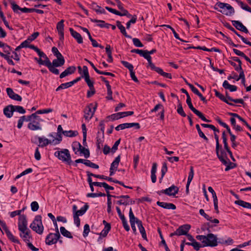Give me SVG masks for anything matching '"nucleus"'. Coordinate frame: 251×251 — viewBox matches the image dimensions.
Returning a JSON list of instances; mask_svg holds the SVG:
<instances>
[{
    "instance_id": "nucleus-1",
    "label": "nucleus",
    "mask_w": 251,
    "mask_h": 251,
    "mask_svg": "<svg viewBox=\"0 0 251 251\" xmlns=\"http://www.w3.org/2000/svg\"><path fill=\"white\" fill-rule=\"evenodd\" d=\"M26 122H29L27 125V127L31 130H41L42 129L41 122L43 120L36 114L33 113L30 115L27 116Z\"/></svg>"
},
{
    "instance_id": "nucleus-2",
    "label": "nucleus",
    "mask_w": 251,
    "mask_h": 251,
    "mask_svg": "<svg viewBox=\"0 0 251 251\" xmlns=\"http://www.w3.org/2000/svg\"><path fill=\"white\" fill-rule=\"evenodd\" d=\"M216 152L219 160L226 166V171H227L234 167V164L232 163L227 157V152L221 146L218 149L216 147Z\"/></svg>"
},
{
    "instance_id": "nucleus-3",
    "label": "nucleus",
    "mask_w": 251,
    "mask_h": 251,
    "mask_svg": "<svg viewBox=\"0 0 251 251\" xmlns=\"http://www.w3.org/2000/svg\"><path fill=\"white\" fill-rule=\"evenodd\" d=\"M197 240L201 241L203 244L202 247H214L218 245L217 236L213 233H209L207 235H197Z\"/></svg>"
},
{
    "instance_id": "nucleus-4",
    "label": "nucleus",
    "mask_w": 251,
    "mask_h": 251,
    "mask_svg": "<svg viewBox=\"0 0 251 251\" xmlns=\"http://www.w3.org/2000/svg\"><path fill=\"white\" fill-rule=\"evenodd\" d=\"M214 9L226 16H231L235 13L234 9L230 4L220 1L215 4Z\"/></svg>"
},
{
    "instance_id": "nucleus-5",
    "label": "nucleus",
    "mask_w": 251,
    "mask_h": 251,
    "mask_svg": "<svg viewBox=\"0 0 251 251\" xmlns=\"http://www.w3.org/2000/svg\"><path fill=\"white\" fill-rule=\"evenodd\" d=\"M30 227L39 234H42L44 231V226L42 222L41 215H37L32 223L30 225Z\"/></svg>"
},
{
    "instance_id": "nucleus-6",
    "label": "nucleus",
    "mask_w": 251,
    "mask_h": 251,
    "mask_svg": "<svg viewBox=\"0 0 251 251\" xmlns=\"http://www.w3.org/2000/svg\"><path fill=\"white\" fill-rule=\"evenodd\" d=\"M97 107V103H91L84 110V118L86 120L89 121L93 117Z\"/></svg>"
},
{
    "instance_id": "nucleus-7",
    "label": "nucleus",
    "mask_w": 251,
    "mask_h": 251,
    "mask_svg": "<svg viewBox=\"0 0 251 251\" xmlns=\"http://www.w3.org/2000/svg\"><path fill=\"white\" fill-rule=\"evenodd\" d=\"M186 103L188 104L189 108L197 115L198 116L201 120L205 122H210V121L206 119L203 114L196 109L195 107H194L192 102L190 96H188V98L186 99Z\"/></svg>"
},
{
    "instance_id": "nucleus-8",
    "label": "nucleus",
    "mask_w": 251,
    "mask_h": 251,
    "mask_svg": "<svg viewBox=\"0 0 251 251\" xmlns=\"http://www.w3.org/2000/svg\"><path fill=\"white\" fill-rule=\"evenodd\" d=\"M10 3L11 5V8L13 12L17 14H20L21 12L23 13L32 12V8H28L26 7L21 8L13 0H10Z\"/></svg>"
},
{
    "instance_id": "nucleus-9",
    "label": "nucleus",
    "mask_w": 251,
    "mask_h": 251,
    "mask_svg": "<svg viewBox=\"0 0 251 251\" xmlns=\"http://www.w3.org/2000/svg\"><path fill=\"white\" fill-rule=\"evenodd\" d=\"M54 154L60 160L63 161L69 162L70 161H71V156L69 151L67 149H64L63 151H56Z\"/></svg>"
},
{
    "instance_id": "nucleus-10",
    "label": "nucleus",
    "mask_w": 251,
    "mask_h": 251,
    "mask_svg": "<svg viewBox=\"0 0 251 251\" xmlns=\"http://www.w3.org/2000/svg\"><path fill=\"white\" fill-rule=\"evenodd\" d=\"M60 238V234L50 233L46 237L45 243L48 245H52L56 244Z\"/></svg>"
},
{
    "instance_id": "nucleus-11",
    "label": "nucleus",
    "mask_w": 251,
    "mask_h": 251,
    "mask_svg": "<svg viewBox=\"0 0 251 251\" xmlns=\"http://www.w3.org/2000/svg\"><path fill=\"white\" fill-rule=\"evenodd\" d=\"M27 222L26 220V217L25 215H20L19 217L18 221V229L20 232H24V230H26L28 229L27 228Z\"/></svg>"
},
{
    "instance_id": "nucleus-12",
    "label": "nucleus",
    "mask_w": 251,
    "mask_h": 251,
    "mask_svg": "<svg viewBox=\"0 0 251 251\" xmlns=\"http://www.w3.org/2000/svg\"><path fill=\"white\" fill-rule=\"evenodd\" d=\"M191 226L189 225L185 224L180 226L174 232V235H176L178 236L182 235H187L188 232L190 230Z\"/></svg>"
},
{
    "instance_id": "nucleus-13",
    "label": "nucleus",
    "mask_w": 251,
    "mask_h": 251,
    "mask_svg": "<svg viewBox=\"0 0 251 251\" xmlns=\"http://www.w3.org/2000/svg\"><path fill=\"white\" fill-rule=\"evenodd\" d=\"M132 127H135L136 129H139L140 128V124L138 123H124L117 126L115 127V129L117 131H119L120 130L130 128Z\"/></svg>"
},
{
    "instance_id": "nucleus-14",
    "label": "nucleus",
    "mask_w": 251,
    "mask_h": 251,
    "mask_svg": "<svg viewBox=\"0 0 251 251\" xmlns=\"http://www.w3.org/2000/svg\"><path fill=\"white\" fill-rule=\"evenodd\" d=\"M232 25L237 29L245 33H249V30L243 24L239 21H231Z\"/></svg>"
},
{
    "instance_id": "nucleus-15",
    "label": "nucleus",
    "mask_w": 251,
    "mask_h": 251,
    "mask_svg": "<svg viewBox=\"0 0 251 251\" xmlns=\"http://www.w3.org/2000/svg\"><path fill=\"white\" fill-rule=\"evenodd\" d=\"M64 21L63 20H61L60 22H59L56 25V28L58 31V33L59 36L60 40L63 41L64 40Z\"/></svg>"
},
{
    "instance_id": "nucleus-16",
    "label": "nucleus",
    "mask_w": 251,
    "mask_h": 251,
    "mask_svg": "<svg viewBox=\"0 0 251 251\" xmlns=\"http://www.w3.org/2000/svg\"><path fill=\"white\" fill-rule=\"evenodd\" d=\"M6 90L7 95L10 99L19 101H21L22 100V97L18 94L15 93L11 88H7Z\"/></svg>"
},
{
    "instance_id": "nucleus-17",
    "label": "nucleus",
    "mask_w": 251,
    "mask_h": 251,
    "mask_svg": "<svg viewBox=\"0 0 251 251\" xmlns=\"http://www.w3.org/2000/svg\"><path fill=\"white\" fill-rule=\"evenodd\" d=\"M14 112V105L12 104L5 106L3 109V114L8 118L13 116Z\"/></svg>"
},
{
    "instance_id": "nucleus-18",
    "label": "nucleus",
    "mask_w": 251,
    "mask_h": 251,
    "mask_svg": "<svg viewBox=\"0 0 251 251\" xmlns=\"http://www.w3.org/2000/svg\"><path fill=\"white\" fill-rule=\"evenodd\" d=\"M76 70L75 67L74 66H70L68 67L64 72H63L60 75V78H62L68 75L73 74L75 73V72Z\"/></svg>"
},
{
    "instance_id": "nucleus-19",
    "label": "nucleus",
    "mask_w": 251,
    "mask_h": 251,
    "mask_svg": "<svg viewBox=\"0 0 251 251\" xmlns=\"http://www.w3.org/2000/svg\"><path fill=\"white\" fill-rule=\"evenodd\" d=\"M102 223L104 225V228L99 234V235H100L101 236L103 237H105L108 233L109 231L110 230L111 227L110 224L107 223L106 221L103 220Z\"/></svg>"
},
{
    "instance_id": "nucleus-20",
    "label": "nucleus",
    "mask_w": 251,
    "mask_h": 251,
    "mask_svg": "<svg viewBox=\"0 0 251 251\" xmlns=\"http://www.w3.org/2000/svg\"><path fill=\"white\" fill-rule=\"evenodd\" d=\"M131 52L136 53L141 56L144 57L145 59H146L148 62V64L151 61V56H149L148 55H146V50H141L139 49H133L131 50Z\"/></svg>"
},
{
    "instance_id": "nucleus-21",
    "label": "nucleus",
    "mask_w": 251,
    "mask_h": 251,
    "mask_svg": "<svg viewBox=\"0 0 251 251\" xmlns=\"http://www.w3.org/2000/svg\"><path fill=\"white\" fill-rule=\"evenodd\" d=\"M70 31L71 35L76 40L78 44H81L83 43L82 37L79 33L74 30L72 28H70Z\"/></svg>"
},
{
    "instance_id": "nucleus-22",
    "label": "nucleus",
    "mask_w": 251,
    "mask_h": 251,
    "mask_svg": "<svg viewBox=\"0 0 251 251\" xmlns=\"http://www.w3.org/2000/svg\"><path fill=\"white\" fill-rule=\"evenodd\" d=\"M90 7L94 10L96 12L99 14H104L105 13V10L101 7L98 5L95 2H92L91 4H89Z\"/></svg>"
},
{
    "instance_id": "nucleus-23",
    "label": "nucleus",
    "mask_w": 251,
    "mask_h": 251,
    "mask_svg": "<svg viewBox=\"0 0 251 251\" xmlns=\"http://www.w3.org/2000/svg\"><path fill=\"white\" fill-rule=\"evenodd\" d=\"M37 138L39 141V146L42 148L47 146L49 144H52L51 140H50L47 138H44L40 137H35Z\"/></svg>"
},
{
    "instance_id": "nucleus-24",
    "label": "nucleus",
    "mask_w": 251,
    "mask_h": 251,
    "mask_svg": "<svg viewBox=\"0 0 251 251\" xmlns=\"http://www.w3.org/2000/svg\"><path fill=\"white\" fill-rule=\"evenodd\" d=\"M120 161V157L119 155L115 158L114 161L112 163L110 168V173H113L117 170Z\"/></svg>"
},
{
    "instance_id": "nucleus-25",
    "label": "nucleus",
    "mask_w": 251,
    "mask_h": 251,
    "mask_svg": "<svg viewBox=\"0 0 251 251\" xmlns=\"http://www.w3.org/2000/svg\"><path fill=\"white\" fill-rule=\"evenodd\" d=\"M104 136L100 135V131L98 132L97 136V148L98 150H100L102 146V144L104 141Z\"/></svg>"
},
{
    "instance_id": "nucleus-26",
    "label": "nucleus",
    "mask_w": 251,
    "mask_h": 251,
    "mask_svg": "<svg viewBox=\"0 0 251 251\" xmlns=\"http://www.w3.org/2000/svg\"><path fill=\"white\" fill-rule=\"evenodd\" d=\"M30 230L29 229L24 230V232H21L20 236L25 242H29Z\"/></svg>"
},
{
    "instance_id": "nucleus-27",
    "label": "nucleus",
    "mask_w": 251,
    "mask_h": 251,
    "mask_svg": "<svg viewBox=\"0 0 251 251\" xmlns=\"http://www.w3.org/2000/svg\"><path fill=\"white\" fill-rule=\"evenodd\" d=\"M223 87L226 89H228L230 92L236 91L237 89L236 86L230 84L227 80L224 81Z\"/></svg>"
},
{
    "instance_id": "nucleus-28",
    "label": "nucleus",
    "mask_w": 251,
    "mask_h": 251,
    "mask_svg": "<svg viewBox=\"0 0 251 251\" xmlns=\"http://www.w3.org/2000/svg\"><path fill=\"white\" fill-rule=\"evenodd\" d=\"M116 25L118 28L120 30L121 32L126 38H131V37L128 35L126 30V28L124 26H123L121 23L120 21H117L116 22Z\"/></svg>"
},
{
    "instance_id": "nucleus-29",
    "label": "nucleus",
    "mask_w": 251,
    "mask_h": 251,
    "mask_svg": "<svg viewBox=\"0 0 251 251\" xmlns=\"http://www.w3.org/2000/svg\"><path fill=\"white\" fill-rule=\"evenodd\" d=\"M235 203L242 206L244 208L251 209V203L242 200H238L235 201Z\"/></svg>"
},
{
    "instance_id": "nucleus-30",
    "label": "nucleus",
    "mask_w": 251,
    "mask_h": 251,
    "mask_svg": "<svg viewBox=\"0 0 251 251\" xmlns=\"http://www.w3.org/2000/svg\"><path fill=\"white\" fill-rule=\"evenodd\" d=\"M157 193L159 195H161L163 194H165L168 196H172L173 195V185L170 186L169 188H167L165 190H162L160 191H158L157 192Z\"/></svg>"
},
{
    "instance_id": "nucleus-31",
    "label": "nucleus",
    "mask_w": 251,
    "mask_h": 251,
    "mask_svg": "<svg viewBox=\"0 0 251 251\" xmlns=\"http://www.w3.org/2000/svg\"><path fill=\"white\" fill-rule=\"evenodd\" d=\"M226 27L229 29L230 31H231L232 32H233L234 33H235V34H236L240 38V39L242 40V41L245 43L246 44V43L247 42V39H246L245 38H244L243 36H242V35H241L240 34H239L236 31V30L232 26H231L230 25L228 24L226 26Z\"/></svg>"
},
{
    "instance_id": "nucleus-32",
    "label": "nucleus",
    "mask_w": 251,
    "mask_h": 251,
    "mask_svg": "<svg viewBox=\"0 0 251 251\" xmlns=\"http://www.w3.org/2000/svg\"><path fill=\"white\" fill-rule=\"evenodd\" d=\"M118 199H120L121 201L122 205H124L126 206L128 205V199H129V196L128 195H121L119 197H117Z\"/></svg>"
},
{
    "instance_id": "nucleus-33",
    "label": "nucleus",
    "mask_w": 251,
    "mask_h": 251,
    "mask_svg": "<svg viewBox=\"0 0 251 251\" xmlns=\"http://www.w3.org/2000/svg\"><path fill=\"white\" fill-rule=\"evenodd\" d=\"M5 233L8 237V238L11 240L12 242L17 244H20V242L19 240L17 239L12 233L9 230L6 231L5 232Z\"/></svg>"
},
{
    "instance_id": "nucleus-34",
    "label": "nucleus",
    "mask_w": 251,
    "mask_h": 251,
    "mask_svg": "<svg viewBox=\"0 0 251 251\" xmlns=\"http://www.w3.org/2000/svg\"><path fill=\"white\" fill-rule=\"evenodd\" d=\"M60 230L61 234L64 236L69 238H73V236L72 235L71 232L67 230L64 226L60 227Z\"/></svg>"
},
{
    "instance_id": "nucleus-35",
    "label": "nucleus",
    "mask_w": 251,
    "mask_h": 251,
    "mask_svg": "<svg viewBox=\"0 0 251 251\" xmlns=\"http://www.w3.org/2000/svg\"><path fill=\"white\" fill-rule=\"evenodd\" d=\"M156 203L158 206L162 207L164 208L167 209H173V203H167L164 202H160L159 201H158Z\"/></svg>"
},
{
    "instance_id": "nucleus-36",
    "label": "nucleus",
    "mask_w": 251,
    "mask_h": 251,
    "mask_svg": "<svg viewBox=\"0 0 251 251\" xmlns=\"http://www.w3.org/2000/svg\"><path fill=\"white\" fill-rule=\"evenodd\" d=\"M72 148L74 151L75 154H77L78 152H79L81 148H82L81 145L78 142H74L72 144Z\"/></svg>"
},
{
    "instance_id": "nucleus-37",
    "label": "nucleus",
    "mask_w": 251,
    "mask_h": 251,
    "mask_svg": "<svg viewBox=\"0 0 251 251\" xmlns=\"http://www.w3.org/2000/svg\"><path fill=\"white\" fill-rule=\"evenodd\" d=\"M89 208V205L87 203H85L84 206L81 208L80 210H78L77 211L75 212V214L78 216H82L85 214L86 211Z\"/></svg>"
},
{
    "instance_id": "nucleus-38",
    "label": "nucleus",
    "mask_w": 251,
    "mask_h": 251,
    "mask_svg": "<svg viewBox=\"0 0 251 251\" xmlns=\"http://www.w3.org/2000/svg\"><path fill=\"white\" fill-rule=\"evenodd\" d=\"M149 66L151 68L158 73L159 74L161 75H163L164 72L163 71L162 69L159 67H155V66L152 63L151 61L149 63Z\"/></svg>"
},
{
    "instance_id": "nucleus-39",
    "label": "nucleus",
    "mask_w": 251,
    "mask_h": 251,
    "mask_svg": "<svg viewBox=\"0 0 251 251\" xmlns=\"http://www.w3.org/2000/svg\"><path fill=\"white\" fill-rule=\"evenodd\" d=\"M63 134L66 136V137H75L78 134V132L77 131H74V130H65L64 131H63Z\"/></svg>"
},
{
    "instance_id": "nucleus-40",
    "label": "nucleus",
    "mask_w": 251,
    "mask_h": 251,
    "mask_svg": "<svg viewBox=\"0 0 251 251\" xmlns=\"http://www.w3.org/2000/svg\"><path fill=\"white\" fill-rule=\"evenodd\" d=\"M129 221H130V224H133V223H136V221L137 220H139L137 218L135 217V216L133 214V213L132 212L131 207H130L129 209Z\"/></svg>"
},
{
    "instance_id": "nucleus-41",
    "label": "nucleus",
    "mask_w": 251,
    "mask_h": 251,
    "mask_svg": "<svg viewBox=\"0 0 251 251\" xmlns=\"http://www.w3.org/2000/svg\"><path fill=\"white\" fill-rule=\"evenodd\" d=\"M196 128L198 131V134L201 138H203L205 141L208 142V139L207 137L204 135L203 132L201 131L199 125L197 124L196 125Z\"/></svg>"
},
{
    "instance_id": "nucleus-42",
    "label": "nucleus",
    "mask_w": 251,
    "mask_h": 251,
    "mask_svg": "<svg viewBox=\"0 0 251 251\" xmlns=\"http://www.w3.org/2000/svg\"><path fill=\"white\" fill-rule=\"evenodd\" d=\"M65 63V60H59L58 59H54L51 63L52 66L58 67L63 66Z\"/></svg>"
},
{
    "instance_id": "nucleus-43",
    "label": "nucleus",
    "mask_w": 251,
    "mask_h": 251,
    "mask_svg": "<svg viewBox=\"0 0 251 251\" xmlns=\"http://www.w3.org/2000/svg\"><path fill=\"white\" fill-rule=\"evenodd\" d=\"M81 75V78H84V79L86 77H88L89 76V72L88 70V68L86 66H83V70L81 72V74H80Z\"/></svg>"
},
{
    "instance_id": "nucleus-44",
    "label": "nucleus",
    "mask_w": 251,
    "mask_h": 251,
    "mask_svg": "<svg viewBox=\"0 0 251 251\" xmlns=\"http://www.w3.org/2000/svg\"><path fill=\"white\" fill-rule=\"evenodd\" d=\"M0 56L3 57L7 62V63L11 65H14L15 64L13 61L11 59V57H10L8 55L4 54L2 52Z\"/></svg>"
},
{
    "instance_id": "nucleus-45",
    "label": "nucleus",
    "mask_w": 251,
    "mask_h": 251,
    "mask_svg": "<svg viewBox=\"0 0 251 251\" xmlns=\"http://www.w3.org/2000/svg\"><path fill=\"white\" fill-rule=\"evenodd\" d=\"M228 97H225L223 94H220L218 98H219L221 100L227 103V104L232 106H235L234 104L229 101V100L228 99Z\"/></svg>"
},
{
    "instance_id": "nucleus-46",
    "label": "nucleus",
    "mask_w": 251,
    "mask_h": 251,
    "mask_svg": "<svg viewBox=\"0 0 251 251\" xmlns=\"http://www.w3.org/2000/svg\"><path fill=\"white\" fill-rule=\"evenodd\" d=\"M14 110L20 114H25V109L20 105H14Z\"/></svg>"
},
{
    "instance_id": "nucleus-47",
    "label": "nucleus",
    "mask_w": 251,
    "mask_h": 251,
    "mask_svg": "<svg viewBox=\"0 0 251 251\" xmlns=\"http://www.w3.org/2000/svg\"><path fill=\"white\" fill-rule=\"evenodd\" d=\"M57 138L51 140L53 145L59 144L62 140L61 134L57 133Z\"/></svg>"
},
{
    "instance_id": "nucleus-48",
    "label": "nucleus",
    "mask_w": 251,
    "mask_h": 251,
    "mask_svg": "<svg viewBox=\"0 0 251 251\" xmlns=\"http://www.w3.org/2000/svg\"><path fill=\"white\" fill-rule=\"evenodd\" d=\"M236 81H238L241 79L242 83L244 84V86H245V76L244 71H242L241 72L239 73V76H236Z\"/></svg>"
},
{
    "instance_id": "nucleus-49",
    "label": "nucleus",
    "mask_w": 251,
    "mask_h": 251,
    "mask_svg": "<svg viewBox=\"0 0 251 251\" xmlns=\"http://www.w3.org/2000/svg\"><path fill=\"white\" fill-rule=\"evenodd\" d=\"M79 152L80 153L83 154L84 157L86 158H87L90 156L89 150L88 149H85L84 147H83L82 146Z\"/></svg>"
},
{
    "instance_id": "nucleus-50",
    "label": "nucleus",
    "mask_w": 251,
    "mask_h": 251,
    "mask_svg": "<svg viewBox=\"0 0 251 251\" xmlns=\"http://www.w3.org/2000/svg\"><path fill=\"white\" fill-rule=\"evenodd\" d=\"M121 63L126 68H127L129 72L133 70V65L129 62L126 61H121Z\"/></svg>"
},
{
    "instance_id": "nucleus-51",
    "label": "nucleus",
    "mask_w": 251,
    "mask_h": 251,
    "mask_svg": "<svg viewBox=\"0 0 251 251\" xmlns=\"http://www.w3.org/2000/svg\"><path fill=\"white\" fill-rule=\"evenodd\" d=\"M107 119H110L112 121H115L121 118L120 112L113 114L107 117Z\"/></svg>"
},
{
    "instance_id": "nucleus-52",
    "label": "nucleus",
    "mask_w": 251,
    "mask_h": 251,
    "mask_svg": "<svg viewBox=\"0 0 251 251\" xmlns=\"http://www.w3.org/2000/svg\"><path fill=\"white\" fill-rule=\"evenodd\" d=\"M137 21V16L134 15L132 17V18L126 23V28L129 29L130 25L131 24H135Z\"/></svg>"
},
{
    "instance_id": "nucleus-53",
    "label": "nucleus",
    "mask_w": 251,
    "mask_h": 251,
    "mask_svg": "<svg viewBox=\"0 0 251 251\" xmlns=\"http://www.w3.org/2000/svg\"><path fill=\"white\" fill-rule=\"evenodd\" d=\"M84 164L88 167H90L92 168L98 169L99 166L97 164H96L93 162H91L90 160H87L85 161Z\"/></svg>"
},
{
    "instance_id": "nucleus-54",
    "label": "nucleus",
    "mask_w": 251,
    "mask_h": 251,
    "mask_svg": "<svg viewBox=\"0 0 251 251\" xmlns=\"http://www.w3.org/2000/svg\"><path fill=\"white\" fill-rule=\"evenodd\" d=\"M53 109L51 108H48V109H44L42 110H39L37 111L34 114H45V113H49L50 112H52Z\"/></svg>"
},
{
    "instance_id": "nucleus-55",
    "label": "nucleus",
    "mask_w": 251,
    "mask_h": 251,
    "mask_svg": "<svg viewBox=\"0 0 251 251\" xmlns=\"http://www.w3.org/2000/svg\"><path fill=\"white\" fill-rule=\"evenodd\" d=\"M229 62L231 66L234 67V69L236 71L239 72V73H240L242 71H243L241 66L237 65L235 63L231 61H229Z\"/></svg>"
},
{
    "instance_id": "nucleus-56",
    "label": "nucleus",
    "mask_w": 251,
    "mask_h": 251,
    "mask_svg": "<svg viewBox=\"0 0 251 251\" xmlns=\"http://www.w3.org/2000/svg\"><path fill=\"white\" fill-rule=\"evenodd\" d=\"M177 112L180 115H181L183 117H185L186 116V115L184 112L182 106L180 103H179V105H178Z\"/></svg>"
},
{
    "instance_id": "nucleus-57",
    "label": "nucleus",
    "mask_w": 251,
    "mask_h": 251,
    "mask_svg": "<svg viewBox=\"0 0 251 251\" xmlns=\"http://www.w3.org/2000/svg\"><path fill=\"white\" fill-rule=\"evenodd\" d=\"M90 20L93 23H100L97 25L101 28L104 27L105 22L103 20H99L97 19H90Z\"/></svg>"
},
{
    "instance_id": "nucleus-58",
    "label": "nucleus",
    "mask_w": 251,
    "mask_h": 251,
    "mask_svg": "<svg viewBox=\"0 0 251 251\" xmlns=\"http://www.w3.org/2000/svg\"><path fill=\"white\" fill-rule=\"evenodd\" d=\"M26 117L25 116H23L20 117L18 122L17 127L18 128L20 129L22 127L23 123L25 121H26Z\"/></svg>"
},
{
    "instance_id": "nucleus-59",
    "label": "nucleus",
    "mask_w": 251,
    "mask_h": 251,
    "mask_svg": "<svg viewBox=\"0 0 251 251\" xmlns=\"http://www.w3.org/2000/svg\"><path fill=\"white\" fill-rule=\"evenodd\" d=\"M192 246L194 248V249L196 251H199L200 249L202 247L200 243L197 242L196 240L193 242H192Z\"/></svg>"
},
{
    "instance_id": "nucleus-60",
    "label": "nucleus",
    "mask_w": 251,
    "mask_h": 251,
    "mask_svg": "<svg viewBox=\"0 0 251 251\" xmlns=\"http://www.w3.org/2000/svg\"><path fill=\"white\" fill-rule=\"evenodd\" d=\"M186 84L189 86V88L191 89L192 91L194 94H195L197 96H198L199 94H200V92H199V91L196 87H195L193 86V85H192L189 83H188V82H187Z\"/></svg>"
},
{
    "instance_id": "nucleus-61",
    "label": "nucleus",
    "mask_w": 251,
    "mask_h": 251,
    "mask_svg": "<svg viewBox=\"0 0 251 251\" xmlns=\"http://www.w3.org/2000/svg\"><path fill=\"white\" fill-rule=\"evenodd\" d=\"M30 206L31 210L34 212L37 211L39 207L38 202L35 201L32 202Z\"/></svg>"
},
{
    "instance_id": "nucleus-62",
    "label": "nucleus",
    "mask_w": 251,
    "mask_h": 251,
    "mask_svg": "<svg viewBox=\"0 0 251 251\" xmlns=\"http://www.w3.org/2000/svg\"><path fill=\"white\" fill-rule=\"evenodd\" d=\"M90 232V227L88 224H85L84 226V230L83 232V235L84 237L88 236L89 232Z\"/></svg>"
},
{
    "instance_id": "nucleus-63",
    "label": "nucleus",
    "mask_w": 251,
    "mask_h": 251,
    "mask_svg": "<svg viewBox=\"0 0 251 251\" xmlns=\"http://www.w3.org/2000/svg\"><path fill=\"white\" fill-rule=\"evenodd\" d=\"M132 41H133V44L136 47H143V44L141 42V41H140V40L139 39L136 38H133L132 39Z\"/></svg>"
},
{
    "instance_id": "nucleus-64",
    "label": "nucleus",
    "mask_w": 251,
    "mask_h": 251,
    "mask_svg": "<svg viewBox=\"0 0 251 251\" xmlns=\"http://www.w3.org/2000/svg\"><path fill=\"white\" fill-rule=\"evenodd\" d=\"M120 141L121 139H119L115 142V143H114V145L113 146L111 149L112 152L114 153L117 150L118 147L120 143Z\"/></svg>"
}]
</instances>
